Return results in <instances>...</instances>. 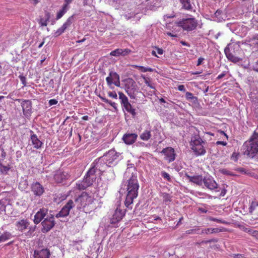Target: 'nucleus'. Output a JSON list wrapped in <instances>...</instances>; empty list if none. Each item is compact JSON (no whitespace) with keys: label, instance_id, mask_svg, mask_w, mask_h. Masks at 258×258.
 <instances>
[{"label":"nucleus","instance_id":"f257e3e1","mask_svg":"<svg viewBox=\"0 0 258 258\" xmlns=\"http://www.w3.org/2000/svg\"><path fill=\"white\" fill-rule=\"evenodd\" d=\"M124 175L129 177L126 181L127 194L124 201L125 207L130 209H132L131 206L133 203L135 199L138 196L139 183L138 180L137 173L132 172L130 169H127L125 172Z\"/></svg>","mask_w":258,"mask_h":258},{"label":"nucleus","instance_id":"f03ea898","mask_svg":"<svg viewBox=\"0 0 258 258\" xmlns=\"http://www.w3.org/2000/svg\"><path fill=\"white\" fill-rule=\"evenodd\" d=\"M243 154L250 158H253L258 154V133L254 131L250 138L242 146Z\"/></svg>","mask_w":258,"mask_h":258},{"label":"nucleus","instance_id":"7ed1b4c3","mask_svg":"<svg viewBox=\"0 0 258 258\" xmlns=\"http://www.w3.org/2000/svg\"><path fill=\"white\" fill-rule=\"evenodd\" d=\"M205 144V141H204L199 135H196L191 137L190 146L195 154L197 156H199L204 155L206 153L204 148Z\"/></svg>","mask_w":258,"mask_h":258},{"label":"nucleus","instance_id":"20e7f679","mask_svg":"<svg viewBox=\"0 0 258 258\" xmlns=\"http://www.w3.org/2000/svg\"><path fill=\"white\" fill-rule=\"evenodd\" d=\"M177 24V26L182 28L183 30L189 32L196 29L198 23L195 18H183Z\"/></svg>","mask_w":258,"mask_h":258},{"label":"nucleus","instance_id":"39448f33","mask_svg":"<svg viewBox=\"0 0 258 258\" xmlns=\"http://www.w3.org/2000/svg\"><path fill=\"white\" fill-rule=\"evenodd\" d=\"M93 198L86 192H83L76 200L79 208H85L93 202Z\"/></svg>","mask_w":258,"mask_h":258},{"label":"nucleus","instance_id":"423d86ee","mask_svg":"<svg viewBox=\"0 0 258 258\" xmlns=\"http://www.w3.org/2000/svg\"><path fill=\"white\" fill-rule=\"evenodd\" d=\"M118 95L119 99L120 100L121 104L125 110L130 113L133 116H136V112L135 109L129 102L127 97L121 92H118Z\"/></svg>","mask_w":258,"mask_h":258},{"label":"nucleus","instance_id":"0eeeda50","mask_svg":"<svg viewBox=\"0 0 258 258\" xmlns=\"http://www.w3.org/2000/svg\"><path fill=\"white\" fill-rule=\"evenodd\" d=\"M120 155L119 153H117L114 150L111 149L108 151L106 154L103 156L105 163L108 166H111L113 164L114 162L118 159Z\"/></svg>","mask_w":258,"mask_h":258},{"label":"nucleus","instance_id":"6e6552de","mask_svg":"<svg viewBox=\"0 0 258 258\" xmlns=\"http://www.w3.org/2000/svg\"><path fill=\"white\" fill-rule=\"evenodd\" d=\"M71 175L67 172L61 170H58L55 172L53 175V179L56 183H64L69 179Z\"/></svg>","mask_w":258,"mask_h":258},{"label":"nucleus","instance_id":"1a4fd4ad","mask_svg":"<svg viewBox=\"0 0 258 258\" xmlns=\"http://www.w3.org/2000/svg\"><path fill=\"white\" fill-rule=\"evenodd\" d=\"M106 81L108 86L111 89H113V87H111L113 84L117 87L120 86V77L116 72H110L109 76L106 77Z\"/></svg>","mask_w":258,"mask_h":258},{"label":"nucleus","instance_id":"9d476101","mask_svg":"<svg viewBox=\"0 0 258 258\" xmlns=\"http://www.w3.org/2000/svg\"><path fill=\"white\" fill-rule=\"evenodd\" d=\"M136 87V83L132 79L129 78L125 80V90L128 95L132 98H135Z\"/></svg>","mask_w":258,"mask_h":258},{"label":"nucleus","instance_id":"9b49d317","mask_svg":"<svg viewBox=\"0 0 258 258\" xmlns=\"http://www.w3.org/2000/svg\"><path fill=\"white\" fill-rule=\"evenodd\" d=\"M42 228L41 231L43 233H46L51 229L55 225L54 217L51 216L45 218L41 223Z\"/></svg>","mask_w":258,"mask_h":258},{"label":"nucleus","instance_id":"f8f14e48","mask_svg":"<svg viewBox=\"0 0 258 258\" xmlns=\"http://www.w3.org/2000/svg\"><path fill=\"white\" fill-rule=\"evenodd\" d=\"M96 178L86 174L83 180L81 183L77 184L78 189L80 190L86 189L93 183Z\"/></svg>","mask_w":258,"mask_h":258},{"label":"nucleus","instance_id":"ddd939ff","mask_svg":"<svg viewBox=\"0 0 258 258\" xmlns=\"http://www.w3.org/2000/svg\"><path fill=\"white\" fill-rule=\"evenodd\" d=\"M161 153L165 156V160L168 161L169 163L174 161L175 159L176 154L175 150L171 147L164 148Z\"/></svg>","mask_w":258,"mask_h":258},{"label":"nucleus","instance_id":"4468645a","mask_svg":"<svg viewBox=\"0 0 258 258\" xmlns=\"http://www.w3.org/2000/svg\"><path fill=\"white\" fill-rule=\"evenodd\" d=\"M74 202L72 200H69L68 203L62 207L61 210L56 215V217H65L69 215L71 209L74 207Z\"/></svg>","mask_w":258,"mask_h":258},{"label":"nucleus","instance_id":"2eb2a0df","mask_svg":"<svg viewBox=\"0 0 258 258\" xmlns=\"http://www.w3.org/2000/svg\"><path fill=\"white\" fill-rule=\"evenodd\" d=\"M31 190L35 196L39 197L44 192L43 185L38 182H34L31 184Z\"/></svg>","mask_w":258,"mask_h":258},{"label":"nucleus","instance_id":"dca6fc26","mask_svg":"<svg viewBox=\"0 0 258 258\" xmlns=\"http://www.w3.org/2000/svg\"><path fill=\"white\" fill-rule=\"evenodd\" d=\"M203 183L207 188L210 190H214L218 188V184L212 177H204Z\"/></svg>","mask_w":258,"mask_h":258},{"label":"nucleus","instance_id":"f3484780","mask_svg":"<svg viewBox=\"0 0 258 258\" xmlns=\"http://www.w3.org/2000/svg\"><path fill=\"white\" fill-rule=\"evenodd\" d=\"M48 213V209L47 208H41L34 215V223L35 224H39L42 220L44 218Z\"/></svg>","mask_w":258,"mask_h":258},{"label":"nucleus","instance_id":"a211bd4d","mask_svg":"<svg viewBox=\"0 0 258 258\" xmlns=\"http://www.w3.org/2000/svg\"><path fill=\"white\" fill-rule=\"evenodd\" d=\"M125 215L124 212L120 209L117 208L114 211L110 221L112 224H116L120 221Z\"/></svg>","mask_w":258,"mask_h":258},{"label":"nucleus","instance_id":"6ab92c4d","mask_svg":"<svg viewBox=\"0 0 258 258\" xmlns=\"http://www.w3.org/2000/svg\"><path fill=\"white\" fill-rule=\"evenodd\" d=\"M24 115L26 117L29 116L32 112V103L29 100H23L21 102Z\"/></svg>","mask_w":258,"mask_h":258},{"label":"nucleus","instance_id":"aec40b11","mask_svg":"<svg viewBox=\"0 0 258 258\" xmlns=\"http://www.w3.org/2000/svg\"><path fill=\"white\" fill-rule=\"evenodd\" d=\"M249 213L252 216L254 219L258 218V202L254 200L250 203L249 206Z\"/></svg>","mask_w":258,"mask_h":258},{"label":"nucleus","instance_id":"412c9836","mask_svg":"<svg viewBox=\"0 0 258 258\" xmlns=\"http://www.w3.org/2000/svg\"><path fill=\"white\" fill-rule=\"evenodd\" d=\"M34 258H49L50 251L47 248L40 250H35L34 251Z\"/></svg>","mask_w":258,"mask_h":258},{"label":"nucleus","instance_id":"4be33fe9","mask_svg":"<svg viewBox=\"0 0 258 258\" xmlns=\"http://www.w3.org/2000/svg\"><path fill=\"white\" fill-rule=\"evenodd\" d=\"M132 52V50L128 48L121 49V48H117L113 51H112L110 53V55L111 56H125L126 55H128Z\"/></svg>","mask_w":258,"mask_h":258},{"label":"nucleus","instance_id":"5701e85b","mask_svg":"<svg viewBox=\"0 0 258 258\" xmlns=\"http://www.w3.org/2000/svg\"><path fill=\"white\" fill-rule=\"evenodd\" d=\"M138 137L136 134H126L123 135L122 140L127 145H132L134 143Z\"/></svg>","mask_w":258,"mask_h":258},{"label":"nucleus","instance_id":"b1692460","mask_svg":"<svg viewBox=\"0 0 258 258\" xmlns=\"http://www.w3.org/2000/svg\"><path fill=\"white\" fill-rule=\"evenodd\" d=\"M31 134V141L33 147L36 149H38L41 148L43 145V143L38 138L37 136L34 134L33 132L30 131Z\"/></svg>","mask_w":258,"mask_h":258},{"label":"nucleus","instance_id":"393cba45","mask_svg":"<svg viewBox=\"0 0 258 258\" xmlns=\"http://www.w3.org/2000/svg\"><path fill=\"white\" fill-rule=\"evenodd\" d=\"M72 17H69L67 21L63 23L62 26L58 29L55 32V35L56 36H58L60 35L62 33H63L64 31L67 29V28L70 27L72 23Z\"/></svg>","mask_w":258,"mask_h":258},{"label":"nucleus","instance_id":"a878e982","mask_svg":"<svg viewBox=\"0 0 258 258\" xmlns=\"http://www.w3.org/2000/svg\"><path fill=\"white\" fill-rule=\"evenodd\" d=\"M226 229L225 228H207L203 229L201 232L200 234H211L213 233H218L221 232L226 231Z\"/></svg>","mask_w":258,"mask_h":258},{"label":"nucleus","instance_id":"bb28decb","mask_svg":"<svg viewBox=\"0 0 258 258\" xmlns=\"http://www.w3.org/2000/svg\"><path fill=\"white\" fill-rule=\"evenodd\" d=\"M185 177L190 182H193L198 185H202L203 178L202 175H196L192 176L186 174Z\"/></svg>","mask_w":258,"mask_h":258},{"label":"nucleus","instance_id":"cd10ccee","mask_svg":"<svg viewBox=\"0 0 258 258\" xmlns=\"http://www.w3.org/2000/svg\"><path fill=\"white\" fill-rule=\"evenodd\" d=\"M225 53L228 60L234 62H237L239 61V58L235 56L229 48L225 49Z\"/></svg>","mask_w":258,"mask_h":258},{"label":"nucleus","instance_id":"c85d7f7f","mask_svg":"<svg viewBox=\"0 0 258 258\" xmlns=\"http://www.w3.org/2000/svg\"><path fill=\"white\" fill-rule=\"evenodd\" d=\"M141 78L144 80L145 83L147 86L150 87L151 89H153V91L151 92L152 94H155L156 91L155 84L152 82V79L149 77H147L145 75H142Z\"/></svg>","mask_w":258,"mask_h":258},{"label":"nucleus","instance_id":"c756f323","mask_svg":"<svg viewBox=\"0 0 258 258\" xmlns=\"http://www.w3.org/2000/svg\"><path fill=\"white\" fill-rule=\"evenodd\" d=\"M29 224V222L26 219H22L17 222L16 225L18 229L22 232L27 228Z\"/></svg>","mask_w":258,"mask_h":258},{"label":"nucleus","instance_id":"7c9ffc66","mask_svg":"<svg viewBox=\"0 0 258 258\" xmlns=\"http://www.w3.org/2000/svg\"><path fill=\"white\" fill-rule=\"evenodd\" d=\"M50 18V14L49 12L46 11L45 13V18L40 17L38 21V23L41 27L46 26L47 23Z\"/></svg>","mask_w":258,"mask_h":258},{"label":"nucleus","instance_id":"2f4dec72","mask_svg":"<svg viewBox=\"0 0 258 258\" xmlns=\"http://www.w3.org/2000/svg\"><path fill=\"white\" fill-rule=\"evenodd\" d=\"M192 0H180L182 8L186 10H191L192 9Z\"/></svg>","mask_w":258,"mask_h":258},{"label":"nucleus","instance_id":"473e14b6","mask_svg":"<svg viewBox=\"0 0 258 258\" xmlns=\"http://www.w3.org/2000/svg\"><path fill=\"white\" fill-rule=\"evenodd\" d=\"M151 132L150 130H145L140 135V139L144 141H148L151 137Z\"/></svg>","mask_w":258,"mask_h":258},{"label":"nucleus","instance_id":"72a5a7b5","mask_svg":"<svg viewBox=\"0 0 258 258\" xmlns=\"http://www.w3.org/2000/svg\"><path fill=\"white\" fill-rule=\"evenodd\" d=\"M132 67L134 68L138 69L139 71L144 73L147 72H152L155 70V69H153L151 68L145 67L144 66H140L138 65H133Z\"/></svg>","mask_w":258,"mask_h":258},{"label":"nucleus","instance_id":"f704fd0d","mask_svg":"<svg viewBox=\"0 0 258 258\" xmlns=\"http://www.w3.org/2000/svg\"><path fill=\"white\" fill-rule=\"evenodd\" d=\"M98 97L102 100V101L110 105L114 109L115 111H117V108L116 103L101 96L100 95H99Z\"/></svg>","mask_w":258,"mask_h":258},{"label":"nucleus","instance_id":"c9c22d12","mask_svg":"<svg viewBox=\"0 0 258 258\" xmlns=\"http://www.w3.org/2000/svg\"><path fill=\"white\" fill-rule=\"evenodd\" d=\"M12 236L11 233L5 232L0 236V242L5 241L9 239Z\"/></svg>","mask_w":258,"mask_h":258},{"label":"nucleus","instance_id":"e433bc0d","mask_svg":"<svg viewBox=\"0 0 258 258\" xmlns=\"http://www.w3.org/2000/svg\"><path fill=\"white\" fill-rule=\"evenodd\" d=\"M67 9L68 8H67L66 6H62L61 9L57 13L56 19L58 20L60 19L67 12Z\"/></svg>","mask_w":258,"mask_h":258},{"label":"nucleus","instance_id":"4c0bfd02","mask_svg":"<svg viewBox=\"0 0 258 258\" xmlns=\"http://www.w3.org/2000/svg\"><path fill=\"white\" fill-rule=\"evenodd\" d=\"M97 169L95 168V165L92 166L88 171L86 174L96 178V172Z\"/></svg>","mask_w":258,"mask_h":258},{"label":"nucleus","instance_id":"58836bf2","mask_svg":"<svg viewBox=\"0 0 258 258\" xmlns=\"http://www.w3.org/2000/svg\"><path fill=\"white\" fill-rule=\"evenodd\" d=\"M162 196L163 198V202L167 203H170L171 201V196L167 193H162Z\"/></svg>","mask_w":258,"mask_h":258},{"label":"nucleus","instance_id":"ea45409f","mask_svg":"<svg viewBox=\"0 0 258 258\" xmlns=\"http://www.w3.org/2000/svg\"><path fill=\"white\" fill-rule=\"evenodd\" d=\"M6 203V200L3 199L0 200V214L3 211H5Z\"/></svg>","mask_w":258,"mask_h":258},{"label":"nucleus","instance_id":"a19ab883","mask_svg":"<svg viewBox=\"0 0 258 258\" xmlns=\"http://www.w3.org/2000/svg\"><path fill=\"white\" fill-rule=\"evenodd\" d=\"M200 230V229L199 228L189 229V230H186L185 232V234L186 235L192 234H194V233L200 234V232H199Z\"/></svg>","mask_w":258,"mask_h":258},{"label":"nucleus","instance_id":"79ce46f5","mask_svg":"<svg viewBox=\"0 0 258 258\" xmlns=\"http://www.w3.org/2000/svg\"><path fill=\"white\" fill-rule=\"evenodd\" d=\"M238 228L241 229L242 231L248 233L249 234L251 235V233L252 231V229H249L246 227H245L244 226L242 225H239L238 226Z\"/></svg>","mask_w":258,"mask_h":258},{"label":"nucleus","instance_id":"37998d69","mask_svg":"<svg viewBox=\"0 0 258 258\" xmlns=\"http://www.w3.org/2000/svg\"><path fill=\"white\" fill-rule=\"evenodd\" d=\"M209 220L211 221L216 222L218 223H222V224H228V222H226L225 221H224V220H222L221 219H217L216 218H214L212 217H209Z\"/></svg>","mask_w":258,"mask_h":258},{"label":"nucleus","instance_id":"c03bdc74","mask_svg":"<svg viewBox=\"0 0 258 258\" xmlns=\"http://www.w3.org/2000/svg\"><path fill=\"white\" fill-rule=\"evenodd\" d=\"M222 12L221 10H218L215 13L214 15L216 18H217L219 21H221L223 19V17H222Z\"/></svg>","mask_w":258,"mask_h":258},{"label":"nucleus","instance_id":"a18cd8bd","mask_svg":"<svg viewBox=\"0 0 258 258\" xmlns=\"http://www.w3.org/2000/svg\"><path fill=\"white\" fill-rule=\"evenodd\" d=\"M161 175L163 177L166 179L168 181H171V177H170V175L168 173L166 172L165 171H162Z\"/></svg>","mask_w":258,"mask_h":258},{"label":"nucleus","instance_id":"49530a36","mask_svg":"<svg viewBox=\"0 0 258 258\" xmlns=\"http://www.w3.org/2000/svg\"><path fill=\"white\" fill-rule=\"evenodd\" d=\"M108 95L109 97H110L112 98H113V99H117V95L115 91L108 92Z\"/></svg>","mask_w":258,"mask_h":258},{"label":"nucleus","instance_id":"de8ad7c7","mask_svg":"<svg viewBox=\"0 0 258 258\" xmlns=\"http://www.w3.org/2000/svg\"><path fill=\"white\" fill-rule=\"evenodd\" d=\"M250 235L254 239L258 240V230H253Z\"/></svg>","mask_w":258,"mask_h":258},{"label":"nucleus","instance_id":"09e8293b","mask_svg":"<svg viewBox=\"0 0 258 258\" xmlns=\"http://www.w3.org/2000/svg\"><path fill=\"white\" fill-rule=\"evenodd\" d=\"M185 97H186V99H187V100H192L194 98L192 93L189 92H186Z\"/></svg>","mask_w":258,"mask_h":258},{"label":"nucleus","instance_id":"8fccbe9b","mask_svg":"<svg viewBox=\"0 0 258 258\" xmlns=\"http://www.w3.org/2000/svg\"><path fill=\"white\" fill-rule=\"evenodd\" d=\"M221 173L225 174V175H233L234 174L230 171L227 170V169H222L221 170Z\"/></svg>","mask_w":258,"mask_h":258},{"label":"nucleus","instance_id":"3c124183","mask_svg":"<svg viewBox=\"0 0 258 258\" xmlns=\"http://www.w3.org/2000/svg\"><path fill=\"white\" fill-rule=\"evenodd\" d=\"M57 103H58L57 100L55 99H50L49 100V102H48L49 106L56 105Z\"/></svg>","mask_w":258,"mask_h":258},{"label":"nucleus","instance_id":"603ef678","mask_svg":"<svg viewBox=\"0 0 258 258\" xmlns=\"http://www.w3.org/2000/svg\"><path fill=\"white\" fill-rule=\"evenodd\" d=\"M19 77L22 84L25 86L26 84L25 77L22 75H20Z\"/></svg>","mask_w":258,"mask_h":258},{"label":"nucleus","instance_id":"864d4df0","mask_svg":"<svg viewBox=\"0 0 258 258\" xmlns=\"http://www.w3.org/2000/svg\"><path fill=\"white\" fill-rule=\"evenodd\" d=\"M238 154L233 152L231 155V158L233 159L235 161H237L238 160Z\"/></svg>","mask_w":258,"mask_h":258},{"label":"nucleus","instance_id":"5fc2aeb1","mask_svg":"<svg viewBox=\"0 0 258 258\" xmlns=\"http://www.w3.org/2000/svg\"><path fill=\"white\" fill-rule=\"evenodd\" d=\"M252 68L254 71L258 72V60L253 64Z\"/></svg>","mask_w":258,"mask_h":258},{"label":"nucleus","instance_id":"6e6d98bb","mask_svg":"<svg viewBox=\"0 0 258 258\" xmlns=\"http://www.w3.org/2000/svg\"><path fill=\"white\" fill-rule=\"evenodd\" d=\"M74 0H64V4L63 5V6H66L68 8L69 5L72 3Z\"/></svg>","mask_w":258,"mask_h":258},{"label":"nucleus","instance_id":"4d7b16f0","mask_svg":"<svg viewBox=\"0 0 258 258\" xmlns=\"http://www.w3.org/2000/svg\"><path fill=\"white\" fill-rule=\"evenodd\" d=\"M204 59H205L202 57H199L198 60V62H197V66H200L203 63Z\"/></svg>","mask_w":258,"mask_h":258},{"label":"nucleus","instance_id":"13d9d810","mask_svg":"<svg viewBox=\"0 0 258 258\" xmlns=\"http://www.w3.org/2000/svg\"><path fill=\"white\" fill-rule=\"evenodd\" d=\"M178 90L180 91L185 92V89L184 86L183 85H180L178 86Z\"/></svg>","mask_w":258,"mask_h":258},{"label":"nucleus","instance_id":"bf43d9fd","mask_svg":"<svg viewBox=\"0 0 258 258\" xmlns=\"http://www.w3.org/2000/svg\"><path fill=\"white\" fill-rule=\"evenodd\" d=\"M155 48L157 50V52L158 54L159 55H162L163 53V50L162 48H159L158 47H155Z\"/></svg>","mask_w":258,"mask_h":258},{"label":"nucleus","instance_id":"052dcab7","mask_svg":"<svg viewBox=\"0 0 258 258\" xmlns=\"http://www.w3.org/2000/svg\"><path fill=\"white\" fill-rule=\"evenodd\" d=\"M166 34L167 35L172 37H177V34L175 33H171L170 32H167Z\"/></svg>","mask_w":258,"mask_h":258},{"label":"nucleus","instance_id":"680f3d73","mask_svg":"<svg viewBox=\"0 0 258 258\" xmlns=\"http://www.w3.org/2000/svg\"><path fill=\"white\" fill-rule=\"evenodd\" d=\"M216 144L217 145H221L223 146H226L227 143L226 142L219 141L216 142Z\"/></svg>","mask_w":258,"mask_h":258},{"label":"nucleus","instance_id":"e2e57ef3","mask_svg":"<svg viewBox=\"0 0 258 258\" xmlns=\"http://www.w3.org/2000/svg\"><path fill=\"white\" fill-rule=\"evenodd\" d=\"M31 3L34 5H37L40 1V0H30Z\"/></svg>","mask_w":258,"mask_h":258},{"label":"nucleus","instance_id":"0e129e2a","mask_svg":"<svg viewBox=\"0 0 258 258\" xmlns=\"http://www.w3.org/2000/svg\"><path fill=\"white\" fill-rule=\"evenodd\" d=\"M218 239L216 238H212L211 239L208 240L206 241L207 243H211V242H217Z\"/></svg>","mask_w":258,"mask_h":258},{"label":"nucleus","instance_id":"69168bd1","mask_svg":"<svg viewBox=\"0 0 258 258\" xmlns=\"http://www.w3.org/2000/svg\"><path fill=\"white\" fill-rule=\"evenodd\" d=\"M225 73H223L221 74H220L218 76V77H217V80H220L221 79H222V78H223L224 77H225Z\"/></svg>","mask_w":258,"mask_h":258},{"label":"nucleus","instance_id":"338daca9","mask_svg":"<svg viewBox=\"0 0 258 258\" xmlns=\"http://www.w3.org/2000/svg\"><path fill=\"white\" fill-rule=\"evenodd\" d=\"M234 257H236V258H243L244 257V255L242 254H234Z\"/></svg>","mask_w":258,"mask_h":258},{"label":"nucleus","instance_id":"774afa93","mask_svg":"<svg viewBox=\"0 0 258 258\" xmlns=\"http://www.w3.org/2000/svg\"><path fill=\"white\" fill-rule=\"evenodd\" d=\"M180 43H181L182 45H183V46H188V47H189V46H190L189 44H188V43H187L186 42L184 41H180Z\"/></svg>","mask_w":258,"mask_h":258}]
</instances>
